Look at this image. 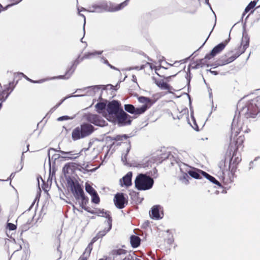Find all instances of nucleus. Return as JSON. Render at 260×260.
Listing matches in <instances>:
<instances>
[{
    "mask_svg": "<svg viewBox=\"0 0 260 260\" xmlns=\"http://www.w3.org/2000/svg\"><path fill=\"white\" fill-rule=\"evenodd\" d=\"M75 196L78 198H83L84 197V193L83 190L81 187L79 185H77L74 186V190H73Z\"/></svg>",
    "mask_w": 260,
    "mask_h": 260,
    "instance_id": "nucleus-9",
    "label": "nucleus"
},
{
    "mask_svg": "<svg viewBox=\"0 0 260 260\" xmlns=\"http://www.w3.org/2000/svg\"><path fill=\"white\" fill-rule=\"evenodd\" d=\"M68 119H69L68 116H62V117H60L58 118L57 120L58 121H62V120H67Z\"/></svg>",
    "mask_w": 260,
    "mask_h": 260,
    "instance_id": "nucleus-24",
    "label": "nucleus"
},
{
    "mask_svg": "<svg viewBox=\"0 0 260 260\" xmlns=\"http://www.w3.org/2000/svg\"><path fill=\"white\" fill-rule=\"evenodd\" d=\"M163 213L161 208L159 206H155L152 208L150 216L154 219H158L161 218Z\"/></svg>",
    "mask_w": 260,
    "mask_h": 260,
    "instance_id": "nucleus-6",
    "label": "nucleus"
},
{
    "mask_svg": "<svg viewBox=\"0 0 260 260\" xmlns=\"http://www.w3.org/2000/svg\"><path fill=\"white\" fill-rule=\"evenodd\" d=\"M202 175L205 176L206 178H207L209 180H210L211 182L214 183V184H216L219 186L220 185V184L219 182L217 181L213 177L209 175L207 173L204 172H201Z\"/></svg>",
    "mask_w": 260,
    "mask_h": 260,
    "instance_id": "nucleus-14",
    "label": "nucleus"
},
{
    "mask_svg": "<svg viewBox=\"0 0 260 260\" xmlns=\"http://www.w3.org/2000/svg\"><path fill=\"white\" fill-rule=\"evenodd\" d=\"M96 109L98 112L103 113L104 116L105 113H107V107L106 108V104L104 103H99L96 105Z\"/></svg>",
    "mask_w": 260,
    "mask_h": 260,
    "instance_id": "nucleus-11",
    "label": "nucleus"
},
{
    "mask_svg": "<svg viewBox=\"0 0 260 260\" xmlns=\"http://www.w3.org/2000/svg\"><path fill=\"white\" fill-rule=\"evenodd\" d=\"M124 108L128 112L135 114H141L146 110V106H141L139 108H135L133 105L129 104L125 105Z\"/></svg>",
    "mask_w": 260,
    "mask_h": 260,
    "instance_id": "nucleus-4",
    "label": "nucleus"
},
{
    "mask_svg": "<svg viewBox=\"0 0 260 260\" xmlns=\"http://www.w3.org/2000/svg\"><path fill=\"white\" fill-rule=\"evenodd\" d=\"M91 197H92V201L95 203V204H98L100 202V198L99 197H98L96 192L94 193V194L91 195Z\"/></svg>",
    "mask_w": 260,
    "mask_h": 260,
    "instance_id": "nucleus-19",
    "label": "nucleus"
},
{
    "mask_svg": "<svg viewBox=\"0 0 260 260\" xmlns=\"http://www.w3.org/2000/svg\"><path fill=\"white\" fill-rule=\"evenodd\" d=\"M225 45L226 44H223V43H220V44H218V45H217L216 46H215L212 49V52L211 53V55L212 56H214L215 55H216L217 53H219L221 50H222L224 49V48L225 46Z\"/></svg>",
    "mask_w": 260,
    "mask_h": 260,
    "instance_id": "nucleus-10",
    "label": "nucleus"
},
{
    "mask_svg": "<svg viewBox=\"0 0 260 260\" xmlns=\"http://www.w3.org/2000/svg\"><path fill=\"white\" fill-rule=\"evenodd\" d=\"M191 121H192V123H193V124L191 123V122L190 121H189V124L194 128V129H197L198 126H197V125L196 124V121H195V119H194V117H193V115H191Z\"/></svg>",
    "mask_w": 260,
    "mask_h": 260,
    "instance_id": "nucleus-21",
    "label": "nucleus"
},
{
    "mask_svg": "<svg viewBox=\"0 0 260 260\" xmlns=\"http://www.w3.org/2000/svg\"><path fill=\"white\" fill-rule=\"evenodd\" d=\"M94 12H101V11H99L98 10H95L94 11Z\"/></svg>",
    "mask_w": 260,
    "mask_h": 260,
    "instance_id": "nucleus-26",
    "label": "nucleus"
},
{
    "mask_svg": "<svg viewBox=\"0 0 260 260\" xmlns=\"http://www.w3.org/2000/svg\"><path fill=\"white\" fill-rule=\"evenodd\" d=\"M81 260H85V259H81Z\"/></svg>",
    "mask_w": 260,
    "mask_h": 260,
    "instance_id": "nucleus-29",
    "label": "nucleus"
},
{
    "mask_svg": "<svg viewBox=\"0 0 260 260\" xmlns=\"http://www.w3.org/2000/svg\"><path fill=\"white\" fill-rule=\"evenodd\" d=\"M1 7H2V6L0 5V8H1Z\"/></svg>",
    "mask_w": 260,
    "mask_h": 260,
    "instance_id": "nucleus-28",
    "label": "nucleus"
},
{
    "mask_svg": "<svg viewBox=\"0 0 260 260\" xmlns=\"http://www.w3.org/2000/svg\"><path fill=\"white\" fill-rule=\"evenodd\" d=\"M201 171L191 169L188 172V173L193 178L196 179L200 178V175L202 174Z\"/></svg>",
    "mask_w": 260,
    "mask_h": 260,
    "instance_id": "nucleus-13",
    "label": "nucleus"
},
{
    "mask_svg": "<svg viewBox=\"0 0 260 260\" xmlns=\"http://www.w3.org/2000/svg\"><path fill=\"white\" fill-rule=\"evenodd\" d=\"M126 2H124V3H122L118 6H117L116 7L114 8H105V10L108 11H114L120 10L122 6L123 7L124 6L126 5Z\"/></svg>",
    "mask_w": 260,
    "mask_h": 260,
    "instance_id": "nucleus-17",
    "label": "nucleus"
},
{
    "mask_svg": "<svg viewBox=\"0 0 260 260\" xmlns=\"http://www.w3.org/2000/svg\"><path fill=\"white\" fill-rule=\"evenodd\" d=\"M119 107L120 104L117 101L109 102L107 105V113H105L104 116L109 121L116 123L120 126L130 124V116L122 110H120Z\"/></svg>",
    "mask_w": 260,
    "mask_h": 260,
    "instance_id": "nucleus-1",
    "label": "nucleus"
},
{
    "mask_svg": "<svg viewBox=\"0 0 260 260\" xmlns=\"http://www.w3.org/2000/svg\"><path fill=\"white\" fill-rule=\"evenodd\" d=\"M140 243V239L137 236L133 235L131 237V244L133 247H137Z\"/></svg>",
    "mask_w": 260,
    "mask_h": 260,
    "instance_id": "nucleus-12",
    "label": "nucleus"
},
{
    "mask_svg": "<svg viewBox=\"0 0 260 260\" xmlns=\"http://www.w3.org/2000/svg\"><path fill=\"white\" fill-rule=\"evenodd\" d=\"M84 23L85 22V18L84 17Z\"/></svg>",
    "mask_w": 260,
    "mask_h": 260,
    "instance_id": "nucleus-27",
    "label": "nucleus"
},
{
    "mask_svg": "<svg viewBox=\"0 0 260 260\" xmlns=\"http://www.w3.org/2000/svg\"><path fill=\"white\" fill-rule=\"evenodd\" d=\"M8 227L10 230H14L16 228V226L15 224L11 223H8Z\"/></svg>",
    "mask_w": 260,
    "mask_h": 260,
    "instance_id": "nucleus-23",
    "label": "nucleus"
},
{
    "mask_svg": "<svg viewBox=\"0 0 260 260\" xmlns=\"http://www.w3.org/2000/svg\"><path fill=\"white\" fill-rule=\"evenodd\" d=\"M132 173L128 172L120 181L121 186H128L132 184Z\"/></svg>",
    "mask_w": 260,
    "mask_h": 260,
    "instance_id": "nucleus-7",
    "label": "nucleus"
},
{
    "mask_svg": "<svg viewBox=\"0 0 260 260\" xmlns=\"http://www.w3.org/2000/svg\"><path fill=\"white\" fill-rule=\"evenodd\" d=\"M89 120L91 123L100 126H103L105 124L104 120L100 119L97 116L91 115L89 118Z\"/></svg>",
    "mask_w": 260,
    "mask_h": 260,
    "instance_id": "nucleus-8",
    "label": "nucleus"
},
{
    "mask_svg": "<svg viewBox=\"0 0 260 260\" xmlns=\"http://www.w3.org/2000/svg\"><path fill=\"white\" fill-rule=\"evenodd\" d=\"M124 253H125V250H122V249L119 250L117 252V255H120V254H124Z\"/></svg>",
    "mask_w": 260,
    "mask_h": 260,
    "instance_id": "nucleus-25",
    "label": "nucleus"
},
{
    "mask_svg": "<svg viewBox=\"0 0 260 260\" xmlns=\"http://www.w3.org/2000/svg\"><path fill=\"white\" fill-rule=\"evenodd\" d=\"M85 187L86 191L90 195H92L96 192L94 188L91 186V185L89 183L87 182L86 183Z\"/></svg>",
    "mask_w": 260,
    "mask_h": 260,
    "instance_id": "nucleus-16",
    "label": "nucleus"
},
{
    "mask_svg": "<svg viewBox=\"0 0 260 260\" xmlns=\"http://www.w3.org/2000/svg\"><path fill=\"white\" fill-rule=\"evenodd\" d=\"M114 203L117 207L122 208L127 203V201L122 193H117L115 197Z\"/></svg>",
    "mask_w": 260,
    "mask_h": 260,
    "instance_id": "nucleus-5",
    "label": "nucleus"
},
{
    "mask_svg": "<svg viewBox=\"0 0 260 260\" xmlns=\"http://www.w3.org/2000/svg\"><path fill=\"white\" fill-rule=\"evenodd\" d=\"M153 184L152 178L146 175L140 174L136 179L135 185L139 190H147L151 188Z\"/></svg>",
    "mask_w": 260,
    "mask_h": 260,
    "instance_id": "nucleus-2",
    "label": "nucleus"
},
{
    "mask_svg": "<svg viewBox=\"0 0 260 260\" xmlns=\"http://www.w3.org/2000/svg\"><path fill=\"white\" fill-rule=\"evenodd\" d=\"M157 84L158 86L160 87L161 88H164V89H166L168 88V85L164 83V82H159V83H157Z\"/></svg>",
    "mask_w": 260,
    "mask_h": 260,
    "instance_id": "nucleus-22",
    "label": "nucleus"
},
{
    "mask_svg": "<svg viewBox=\"0 0 260 260\" xmlns=\"http://www.w3.org/2000/svg\"><path fill=\"white\" fill-rule=\"evenodd\" d=\"M61 153L64 156H62V157L65 158H68V159H75L77 157V156H75L74 154H71V152H61Z\"/></svg>",
    "mask_w": 260,
    "mask_h": 260,
    "instance_id": "nucleus-18",
    "label": "nucleus"
},
{
    "mask_svg": "<svg viewBox=\"0 0 260 260\" xmlns=\"http://www.w3.org/2000/svg\"><path fill=\"white\" fill-rule=\"evenodd\" d=\"M138 100L140 103L143 104L142 106H146V109L148 108V105L150 103V101L148 99L142 96L139 98Z\"/></svg>",
    "mask_w": 260,
    "mask_h": 260,
    "instance_id": "nucleus-15",
    "label": "nucleus"
},
{
    "mask_svg": "<svg viewBox=\"0 0 260 260\" xmlns=\"http://www.w3.org/2000/svg\"><path fill=\"white\" fill-rule=\"evenodd\" d=\"M256 5V3L255 2H251L246 8L245 11L246 12H248L250 10L252 9Z\"/></svg>",
    "mask_w": 260,
    "mask_h": 260,
    "instance_id": "nucleus-20",
    "label": "nucleus"
},
{
    "mask_svg": "<svg viewBox=\"0 0 260 260\" xmlns=\"http://www.w3.org/2000/svg\"><path fill=\"white\" fill-rule=\"evenodd\" d=\"M93 131L92 125L89 124H84L81 126V128H76L72 133V138L74 140L86 137L90 134Z\"/></svg>",
    "mask_w": 260,
    "mask_h": 260,
    "instance_id": "nucleus-3",
    "label": "nucleus"
}]
</instances>
